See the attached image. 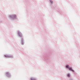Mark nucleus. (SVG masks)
Instances as JSON below:
<instances>
[{
	"label": "nucleus",
	"mask_w": 80,
	"mask_h": 80,
	"mask_svg": "<svg viewBox=\"0 0 80 80\" xmlns=\"http://www.w3.org/2000/svg\"><path fill=\"white\" fill-rule=\"evenodd\" d=\"M6 74L7 76H8V75H10V74H9V72H6Z\"/></svg>",
	"instance_id": "3"
},
{
	"label": "nucleus",
	"mask_w": 80,
	"mask_h": 80,
	"mask_svg": "<svg viewBox=\"0 0 80 80\" xmlns=\"http://www.w3.org/2000/svg\"><path fill=\"white\" fill-rule=\"evenodd\" d=\"M16 16L15 15H14L13 16V17H16Z\"/></svg>",
	"instance_id": "10"
},
{
	"label": "nucleus",
	"mask_w": 80,
	"mask_h": 80,
	"mask_svg": "<svg viewBox=\"0 0 80 80\" xmlns=\"http://www.w3.org/2000/svg\"><path fill=\"white\" fill-rule=\"evenodd\" d=\"M70 74H68V77H70Z\"/></svg>",
	"instance_id": "9"
},
{
	"label": "nucleus",
	"mask_w": 80,
	"mask_h": 80,
	"mask_svg": "<svg viewBox=\"0 0 80 80\" xmlns=\"http://www.w3.org/2000/svg\"><path fill=\"white\" fill-rule=\"evenodd\" d=\"M18 34L20 37H22V34L19 31L18 32Z\"/></svg>",
	"instance_id": "1"
},
{
	"label": "nucleus",
	"mask_w": 80,
	"mask_h": 80,
	"mask_svg": "<svg viewBox=\"0 0 80 80\" xmlns=\"http://www.w3.org/2000/svg\"><path fill=\"white\" fill-rule=\"evenodd\" d=\"M31 80H36V79L32 78H31Z\"/></svg>",
	"instance_id": "4"
},
{
	"label": "nucleus",
	"mask_w": 80,
	"mask_h": 80,
	"mask_svg": "<svg viewBox=\"0 0 80 80\" xmlns=\"http://www.w3.org/2000/svg\"><path fill=\"white\" fill-rule=\"evenodd\" d=\"M22 45H23L24 43L23 42H22Z\"/></svg>",
	"instance_id": "11"
},
{
	"label": "nucleus",
	"mask_w": 80,
	"mask_h": 80,
	"mask_svg": "<svg viewBox=\"0 0 80 80\" xmlns=\"http://www.w3.org/2000/svg\"><path fill=\"white\" fill-rule=\"evenodd\" d=\"M69 70H70L71 71H72L73 72H74V70H73L72 68H69Z\"/></svg>",
	"instance_id": "2"
},
{
	"label": "nucleus",
	"mask_w": 80,
	"mask_h": 80,
	"mask_svg": "<svg viewBox=\"0 0 80 80\" xmlns=\"http://www.w3.org/2000/svg\"><path fill=\"white\" fill-rule=\"evenodd\" d=\"M50 2L51 3H53V1H52L50 0Z\"/></svg>",
	"instance_id": "8"
},
{
	"label": "nucleus",
	"mask_w": 80,
	"mask_h": 80,
	"mask_svg": "<svg viewBox=\"0 0 80 80\" xmlns=\"http://www.w3.org/2000/svg\"><path fill=\"white\" fill-rule=\"evenodd\" d=\"M66 68H69V65L66 66Z\"/></svg>",
	"instance_id": "6"
},
{
	"label": "nucleus",
	"mask_w": 80,
	"mask_h": 80,
	"mask_svg": "<svg viewBox=\"0 0 80 80\" xmlns=\"http://www.w3.org/2000/svg\"><path fill=\"white\" fill-rule=\"evenodd\" d=\"M4 56L5 57H8V55H5Z\"/></svg>",
	"instance_id": "7"
},
{
	"label": "nucleus",
	"mask_w": 80,
	"mask_h": 80,
	"mask_svg": "<svg viewBox=\"0 0 80 80\" xmlns=\"http://www.w3.org/2000/svg\"><path fill=\"white\" fill-rule=\"evenodd\" d=\"M8 57H9V58H12L13 57V56H8Z\"/></svg>",
	"instance_id": "5"
}]
</instances>
